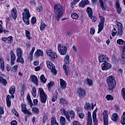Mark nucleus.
<instances>
[{"label":"nucleus","instance_id":"20","mask_svg":"<svg viewBox=\"0 0 125 125\" xmlns=\"http://www.w3.org/2000/svg\"><path fill=\"white\" fill-rule=\"evenodd\" d=\"M0 83H1L3 86H5L7 84V81L3 77L0 76Z\"/></svg>","mask_w":125,"mask_h":125},{"label":"nucleus","instance_id":"14","mask_svg":"<svg viewBox=\"0 0 125 125\" xmlns=\"http://www.w3.org/2000/svg\"><path fill=\"white\" fill-rule=\"evenodd\" d=\"M104 125H108V111L104 110L103 112Z\"/></svg>","mask_w":125,"mask_h":125},{"label":"nucleus","instance_id":"30","mask_svg":"<svg viewBox=\"0 0 125 125\" xmlns=\"http://www.w3.org/2000/svg\"><path fill=\"white\" fill-rule=\"evenodd\" d=\"M32 111L33 113H34V114H36V115H39V114H40V109H39L38 107H32Z\"/></svg>","mask_w":125,"mask_h":125},{"label":"nucleus","instance_id":"12","mask_svg":"<svg viewBox=\"0 0 125 125\" xmlns=\"http://www.w3.org/2000/svg\"><path fill=\"white\" fill-rule=\"evenodd\" d=\"M30 81L31 83H34L36 86L39 85V79H38V77L35 76V75H31L30 76Z\"/></svg>","mask_w":125,"mask_h":125},{"label":"nucleus","instance_id":"1","mask_svg":"<svg viewBox=\"0 0 125 125\" xmlns=\"http://www.w3.org/2000/svg\"><path fill=\"white\" fill-rule=\"evenodd\" d=\"M64 11V8L60 4H55L54 12L55 14V18L57 21H59L60 20V18L63 15Z\"/></svg>","mask_w":125,"mask_h":125},{"label":"nucleus","instance_id":"9","mask_svg":"<svg viewBox=\"0 0 125 125\" xmlns=\"http://www.w3.org/2000/svg\"><path fill=\"white\" fill-rule=\"evenodd\" d=\"M78 94L79 95V98L80 99H83L85 97V95H86V92H85L84 89L82 88H79L78 90Z\"/></svg>","mask_w":125,"mask_h":125},{"label":"nucleus","instance_id":"13","mask_svg":"<svg viewBox=\"0 0 125 125\" xmlns=\"http://www.w3.org/2000/svg\"><path fill=\"white\" fill-rule=\"evenodd\" d=\"M99 60L101 62H104L109 61L110 59H109L106 55L102 54L99 56Z\"/></svg>","mask_w":125,"mask_h":125},{"label":"nucleus","instance_id":"7","mask_svg":"<svg viewBox=\"0 0 125 125\" xmlns=\"http://www.w3.org/2000/svg\"><path fill=\"white\" fill-rule=\"evenodd\" d=\"M46 54L47 56L51 58L52 60L56 59V58H57V55H56V53L52 51L51 50H47Z\"/></svg>","mask_w":125,"mask_h":125},{"label":"nucleus","instance_id":"10","mask_svg":"<svg viewBox=\"0 0 125 125\" xmlns=\"http://www.w3.org/2000/svg\"><path fill=\"white\" fill-rule=\"evenodd\" d=\"M86 12L90 19H92V22H95V21H96V18L92 16V15L93 14L92 9H91L90 7H87Z\"/></svg>","mask_w":125,"mask_h":125},{"label":"nucleus","instance_id":"4","mask_svg":"<svg viewBox=\"0 0 125 125\" xmlns=\"http://www.w3.org/2000/svg\"><path fill=\"white\" fill-rule=\"evenodd\" d=\"M39 91L40 93V98H41V101L42 103L43 104H45L46 102V99H47V96L44 93V91L42 88H40L39 89Z\"/></svg>","mask_w":125,"mask_h":125},{"label":"nucleus","instance_id":"37","mask_svg":"<svg viewBox=\"0 0 125 125\" xmlns=\"http://www.w3.org/2000/svg\"><path fill=\"white\" fill-rule=\"evenodd\" d=\"M17 56L18 57L22 56V49L20 48H18L17 50Z\"/></svg>","mask_w":125,"mask_h":125},{"label":"nucleus","instance_id":"27","mask_svg":"<svg viewBox=\"0 0 125 125\" xmlns=\"http://www.w3.org/2000/svg\"><path fill=\"white\" fill-rule=\"evenodd\" d=\"M9 92L10 94H14L15 93V86H11L9 89Z\"/></svg>","mask_w":125,"mask_h":125},{"label":"nucleus","instance_id":"54","mask_svg":"<svg viewBox=\"0 0 125 125\" xmlns=\"http://www.w3.org/2000/svg\"><path fill=\"white\" fill-rule=\"evenodd\" d=\"M36 22H37V19L36 18V17H33L31 19V23L32 24H35Z\"/></svg>","mask_w":125,"mask_h":125},{"label":"nucleus","instance_id":"44","mask_svg":"<svg viewBox=\"0 0 125 125\" xmlns=\"http://www.w3.org/2000/svg\"><path fill=\"white\" fill-rule=\"evenodd\" d=\"M45 27H46V25L44 22H41V25H40V30L41 31H43L44 29H45Z\"/></svg>","mask_w":125,"mask_h":125},{"label":"nucleus","instance_id":"64","mask_svg":"<svg viewBox=\"0 0 125 125\" xmlns=\"http://www.w3.org/2000/svg\"><path fill=\"white\" fill-rule=\"evenodd\" d=\"M92 125V120H87V125Z\"/></svg>","mask_w":125,"mask_h":125},{"label":"nucleus","instance_id":"49","mask_svg":"<svg viewBox=\"0 0 125 125\" xmlns=\"http://www.w3.org/2000/svg\"><path fill=\"white\" fill-rule=\"evenodd\" d=\"M90 107H91L90 104H89V103H86L84 105V109H85V110H87V109H89Z\"/></svg>","mask_w":125,"mask_h":125},{"label":"nucleus","instance_id":"46","mask_svg":"<svg viewBox=\"0 0 125 125\" xmlns=\"http://www.w3.org/2000/svg\"><path fill=\"white\" fill-rule=\"evenodd\" d=\"M71 17L72 19H78L79 18V15L76 13H73L71 14Z\"/></svg>","mask_w":125,"mask_h":125},{"label":"nucleus","instance_id":"35","mask_svg":"<svg viewBox=\"0 0 125 125\" xmlns=\"http://www.w3.org/2000/svg\"><path fill=\"white\" fill-rule=\"evenodd\" d=\"M111 120H112L113 122H117L118 121V114L117 113H113L111 117Z\"/></svg>","mask_w":125,"mask_h":125},{"label":"nucleus","instance_id":"16","mask_svg":"<svg viewBox=\"0 0 125 125\" xmlns=\"http://www.w3.org/2000/svg\"><path fill=\"white\" fill-rule=\"evenodd\" d=\"M60 81L61 88L62 89H65L66 86H67V83H66V81H64L63 79H60Z\"/></svg>","mask_w":125,"mask_h":125},{"label":"nucleus","instance_id":"63","mask_svg":"<svg viewBox=\"0 0 125 125\" xmlns=\"http://www.w3.org/2000/svg\"><path fill=\"white\" fill-rule=\"evenodd\" d=\"M40 70H41V66H37L35 68V71H36V72H38V71H40Z\"/></svg>","mask_w":125,"mask_h":125},{"label":"nucleus","instance_id":"26","mask_svg":"<svg viewBox=\"0 0 125 125\" xmlns=\"http://www.w3.org/2000/svg\"><path fill=\"white\" fill-rule=\"evenodd\" d=\"M10 96L8 95L6 97V103L7 107H10L11 106V102L10 101Z\"/></svg>","mask_w":125,"mask_h":125},{"label":"nucleus","instance_id":"50","mask_svg":"<svg viewBox=\"0 0 125 125\" xmlns=\"http://www.w3.org/2000/svg\"><path fill=\"white\" fill-rule=\"evenodd\" d=\"M100 19L101 20V22L100 23L102 24H104V23H105V18L104 17L100 16Z\"/></svg>","mask_w":125,"mask_h":125},{"label":"nucleus","instance_id":"34","mask_svg":"<svg viewBox=\"0 0 125 125\" xmlns=\"http://www.w3.org/2000/svg\"><path fill=\"white\" fill-rule=\"evenodd\" d=\"M84 82L85 83H87V84H88L89 86H92V84H93V82H92V80H91V79H87V80H84Z\"/></svg>","mask_w":125,"mask_h":125},{"label":"nucleus","instance_id":"57","mask_svg":"<svg viewBox=\"0 0 125 125\" xmlns=\"http://www.w3.org/2000/svg\"><path fill=\"white\" fill-rule=\"evenodd\" d=\"M12 69H13V71H14V72H16L18 69V65H16L14 66Z\"/></svg>","mask_w":125,"mask_h":125},{"label":"nucleus","instance_id":"38","mask_svg":"<svg viewBox=\"0 0 125 125\" xmlns=\"http://www.w3.org/2000/svg\"><path fill=\"white\" fill-rule=\"evenodd\" d=\"M10 55L11 56V59L16 60V56L13 50H11L10 52Z\"/></svg>","mask_w":125,"mask_h":125},{"label":"nucleus","instance_id":"60","mask_svg":"<svg viewBox=\"0 0 125 125\" xmlns=\"http://www.w3.org/2000/svg\"><path fill=\"white\" fill-rule=\"evenodd\" d=\"M11 125H17V121H16V120L12 121L11 122Z\"/></svg>","mask_w":125,"mask_h":125},{"label":"nucleus","instance_id":"51","mask_svg":"<svg viewBox=\"0 0 125 125\" xmlns=\"http://www.w3.org/2000/svg\"><path fill=\"white\" fill-rule=\"evenodd\" d=\"M95 33V29H94V27H92L90 29V35H94Z\"/></svg>","mask_w":125,"mask_h":125},{"label":"nucleus","instance_id":"43","mask_svg":"<svg viewBox=\"0 0 125 125\" xmlns=\"http://www.w3.org/2000/svg\"><path fill=\"white\" fill-rule=\"evenodd\" d=\"M106 99L108 101H112L114 100V97L111 95H107L106 96Z\"/></svg>","mask_w":125,"mask_h":125},{"label":"nucleus","instance_id":"47","mask_svg":"<svg viewBox=\"0 0 125 125\" xmlns=\"http://www.w3.org/2000/svg\"><path fill=\"white\" fill-rule=\"evenodd\" d=\"M54 85V82H50V83H48V89L49 91H50V90L51 89V87Z\"/></svg>","mask_w":125,"mask_h":125},{"label":"nucleus","instance_id":"23","mask_svg":"<svg viewBox=\"0 0 125 125\" xmlns=\"http://www.w3.org/2000/svg\"><path fill=\"white\" fill-rule=\"evenodd\" d=\"M17 62L18 63H21V64H24L25 63V61L24 60V58H23V57L20 56L18 57L17 59Z\"/></svg>","mask_w":125,"mask_h":125},{"label":"nucleus","instance_id":"15","mask_svg":"<svg viewBox=\"0 0 125 125\" xmlns=\"http://www.w3.org/2000/svg\"><path fill=\"white\" fill-rule=\"evenodd\" d=\"M115 6L117 8V11L118 14H121V11H122V8H121V6L120 5V2L119 0H116L115 2Z\"/></svg>","mask_w":125,"mask_h":125},{"label":"nucleus","instance_id":"40","mask_svg":"<svg viewBox=\"0 0 125 125\" xmlns=\"http://www.w3.org/2000/svg\"><path fill=\"white\" fill-rule=\"evenodd\" d=\"M7 41L8 42V44H11V43L13 42V39L12 36H9V37H7Z\"/></svg>","mask_w":125,"mask_h":125},{"label":"nucleus","instance_id":"5","mask_svg":"<svg viewBox=\"0 0 125 125\" xmlns=\"http://www.w3.org/2000/svg\"><path fill=\"white\" fill-rule=\"evenodd\" d=\"M58 49L61 55H65L67 53V48L62 44H58Z\"/></svg>","mask_w":125,"mask_h":125},{"label":"nucleus","instance_id":"18","mask_svg":"<svg viewBox=\"0 0 125 125\" xmlns=\"http://www.w3.org/2000/svg\"><path fill=\"white\" fill-rule=\"evenodd\" d=\"M89 3V1L88 0H82V1L79 3V6L81 7H84L86 4H88Z\"/></svg>","mask_w":125,"mask_h":125},{"label":"nucleus","instance_id":"48","mask_svg":"<svg viewBox=\"0 0 125 125\" xmlns=\"http://www.w3.org/2000/svg\"><path fill=\"white\" fill-rule=\"evenodd\" d=\"M70 59V57L69 55H66L64 58V62H65V64H69V60Z\"/></svg>","mask_w":125,"mask_h":125},{"label":"nucleus","instance_id":"19","mask_svg":"<svg viewBox=\"0 0 125 125\" xmlns=\"http://www.w3.org/2000/svg\"><path fill=\"white\" fill-rule=\"evenodd\" d=\"M24 12L22 13V15L23 17H28V18L31 17V15L29 12V10L27 9H24Z\"/></svg>","mask_w":125,"mask_h":125},{"label":"nucleus","instance_id":"24","mask_svg":"<svg viewBox=\"0 0 125 125\" xmlns=\"http://www.w3.org/2000/svg\"><path fill=\"white\" fill-rule=\"evenodd\" d=\"M31 93L34 98H36V97H37V89L36 88L35 86L33 87L32 90L31 91Z\"/></svg>","mask_w":125,"mask_h":125},{"label":"nucleus","instance_id":"6","mask_svg":"<svg viewBox=\"0 0 125 125\" xmlns=\"http://www.w3.org/2000/svg\"><path fill=\"white\" fill-rule=\"evenodd\" d=\"M46 65L48 69H50L51 72L54 74V75H56L57 71L55 69V65L52 63L50 61H46Z\"/></svg>","mask_w":125,"mask_h":125},{"label":"nucleus","instance_id":"59","mask_svg":"<svg viewBox=\"0 0 125 125\" xmlns=\"http://www.w3.org/2000/svg\"><path fill=\"white\" fill-rule=\"evenodd\" d=\"M46 120H47V117L45 115H44L42 120L43 124H45V121Z\"/></svg>","mask_w":125,"mask_h":125},{"label":"nucleus","instance_id":"21","mask_svg":"<svg viewBox=\"0 0 125 125\" xmlns=\"http://www.w3.org/2000/svg\"><path fill=\"white\" fill-rule=\"evenodd\" d=\"M35 56L36 57H40V56H43V52L40 49H38L35 52Z\"/></svg>","mask_w":125,"mask_h":125},{"label":"nucleus","instance_id":"31","mask_svg":"<svg viewBox=\"0 0 125 125\" xmlns=\"http://www.w3.org/2000/svg\"><path fill=\"white\" fill-rule=\"evenodd\" d=\"M60 122L61 125H66V119H65V117L61 116Z\"/></svg>","mask_w":125,"mask_h":125},{"label":"nucleus","instance_id":"29","mask_svg":"<svg viewBox=\"0 0 125 125\" xmlns=\"http://www.w3.org/2000/svg\"><path fill=\"white\" fill-rule=\"evenodd\" d=\"M92 118L94 125H97L98 120H97V118H96V114H95V112L93 113Z\"/></svg>","mask_w":125,"mask_h":125},{"label":"nucleus","instance_id":"8","mask_svg":"<svg viewBox=\"0 0 125 125\" xmlns=\"http://www.w3.org/2000/svg\"><path fill=\"white\" fill-rule=\"evenodd\" d=\"M101 67L103 71H107V70H109V69L112 68V64H111L110 62H104L102 64Z\"/></svg>","mask_w":125,"mask_h":125},{"label":"nucleus","instance_id":"22","mask_svg":"<svg viewBox=\"0 0 125 125\" xmlns=\"http://www.w3.org/2000/svg\"><path fill=\"white\" fill-rule=\"evenodd\" d=\"M99 1L100 2L101 8H102L103 10H106V9H107V6L104 4V1L103 0H99Z\"/></svg>","mask_w":125,"mask_h":125},{"label":"nucleus","instance_id":"61","mask_svg":"<svg viewBox=\"0 0 125 125\" xmlns=\"http://www.w3.org/2000/svg\"><path fill=\"white\" fill-rule=\"evenodd\" d=\"M72 49H73L74 52H77V51H78V49H77V47H76V46H75V45L73 46Z\"/></svg>","mask_w":125,"mask_h":125},{"label":"nucleus","instance_id":"25","mask_svg":"<svg viewBox=\"0 0 125 125\" xmlns=\"http://www.w3.org/2000/svg\"><path fill=\"white\" fill-rule=\"evenodd\" d=\"M0 69L1 71H4V61L3 58H0Z\"/></svg>","mask_w":125,"mask_h":125},{"label":"nucleus","instance_id":"41","mask_svg":"<svg viewBox=\"0 0 125 125\" xmlns=\"http://www.w3.org/2000/svg\"><path fill=\"white\" fill-rule=\"evenodd\" d=\"M57 95H58V92H57V91H56L52 99V102H55V101L57 100Z\"/></svg>","mask_w":125,"mask_h":125},{"label":"nucleus","instance_id":"56","mask_svg":"<svg viewBox=\"0 0 125 125\" xmlns=\"http://www.w3.org/2000/svg\"><path fill=\"white\" fill-rule=\"evenodd\" d=\"M4 111H3V107L0 106V115H3Z\"/></svg>","mask_w":125,"mask_h":125},{"label":"nucleus","instance_id":"17","mask_svg":"<svg viewBox=\"0 0 125 125\" xmlns=\"http://www.w3.org/2000/svg\"><path fill=\"white\" fill-rule=\"evenodd\" d=\"M11 14L13 18L15 20L17 18V10H16V8H13L11 10Z\"/></svg>","mask_w":125,"mask_h":125},{"label":"nucleus","instance_id":"58","mask_svg":"<svg viewBox=\"0 0 125 125\" xmlns=\"http://www.w3.org/2000/svg\"><path fill=\"white\" fill-rule=\"evenodd\" d=\"M79 118H80V119H83V118L84 117V114H83V113H79L78 115Z\"/></svg>","mask_w":125,"mask_h":125},{"label":"nucleus","instance_id":"39","mask_svg":"<svg viewBox=\"0 0 125 125\" xmlns=\"http://www.w3.org/2000/svg\"><path fill=\"white\" fill-rule=\"evenodd\" d=\"M40 80L41 83H46V79L44 77V75H42L40 77Z\"/></svg>","mask_w":125,"mask_h":125},{"label":"nucleus","instance_id":"62","mask_svg":"<svg viewBox=\"0 0 125 125\" xmlns=\"http://www.w3.org/2000/svg\"><path fill=\"white\" fill-rule=\"evenodd\" d=\"M15 60H16L11 59L10 63H11V65L12 66H13V65H14V63H15Z\"/></svg>","mask_w":125,"mask_h":125},{"label":"nucleus","instance_id":"33","mask_svg":"<svg viewBox=\"0 0 125 125\" xmlns=\"http://www.w3.org/2000/svg\"><path fill=\"white\" fill-rule=\"evenodd\" d=\"M29 18H30L28 17H22V20L26 25H29L30 24V21H29Z\"/></svg>","mask_w":125,"mask_h":125},{"label":"nucleus","instance_id":"32","mask_svg":"<svg viewBox=\"0 0 125 125\" xmlns=\"http://www.w3.org/2000/svg\"><path fill=\"white\" fill-rule=\"evenodd\" d=\"M98 34H99L103 29H104V23H100L98 25Z\"/></svg>","mask_w":125,"mask_h":125},{"label":"nucleus","instance_id":"2","mask_svg":"<svg viewBox=\"0 0 125 125\" xmlns=\"http://www.w3.org/2000/svg\"><path fill=\"white\" fill-rule=\"evenodd\" d=\"M106 83L108 84L109 90H113L116 85V80L113 76H109L106 79Z\"/></svg>","mask_w":125,"mask_h":125},{"label":"nucleus","instance_id":"55","mask_svg":"<svg viewBox=\"0 0 125 125\" xmlns=\"http://www.w3.org/2000/svg\"><path fill=\"white\" fill-rule=\"evenodd\" d=\"M27 99L28 100V102L30 104V106L33 107V102H32V100H31V98L29 97V98H27Z\"/></svg>","mask_w":125,"mask_h":125},{"label":"nucleus","instance_id":"52","mask_svg":"<svg viewBox=\"0 0 125 125\" xmlns=\"http://www.w3.org/2000/svg\"><path fill=\"white\" fill-rule=\"evenodd\" d=\"M123 30L124 29H118L117 35L120 37H122V36H123Z\"/></svg>","mask_w":125,"mask_h":125},{"label":"nucleus","instance_id":"11","mask_svg":"<svg viewBox=\"0 0 125 125\" xmlns=\"http://www.w3.org/2000/svg\"><path fill=\"white\" fill-rule=\"evenodd\" d=\"M21 111L23 112L24 115H28V116H31L32 115V112L27 109L26 107V104H22L21 105Z\"/></svg>","mask_w":125,"mask_h":125},{"label":"nucleus","instance_id":"28","mask_svg":"<svg viewBox=\"0 0 125 125\" xmlns=\"http://www.w3.org/2000/svg\"><path fill=\"white\" fill-rule=\"evenodd\" d=\"M60 103L61 104H62V105H64V106L68 105V102H67L66 100L64 98L60 99Z\"/></svg>","mask_w":125,"mask_h":125},{"label":"nucleus","instance_id":"42","mask_svg":"<svg viewBox=\"0 0 125 125\" xmlns=\"http://www.w3.org/2000/svg\"><path fill=\"white\" fill-rule=\"evenodd\" d=\"M25 36L28 40H31V33L27 30H25Z\"/></svg>","mask_w":125,"mask_h":125},{"label":"nucleus","instance_id":"3","mask_svg":"<svg viewBox=\"0 0 125 125\" xmlns=\"http://www.w3.org/2000/svg\"><path fill=\"white\" fill-rule=\"evenodd\" d=\"M61 111L63 113V114H64V115H65L67 121H68L69 122H70V117L71 120H74L75 119V111H74V110H71L70 111L69 115V113L67 112V111H66V110H65L64 108L61 109Z\"/></svg>","mask_w":125,"mask_h":125},{"label":"nucleus","instance_id":"53","mask_svg":"<svg viewBox=\"0 0 125 125\" xmlns=\"http://www.w3.org/2000/svg\"><path fill=\"white\" fill-rule=\"evenodd\" d=\"M121 123L123 125H125V116L121 117Z\"/></svg>","mask_w":125,"mask_h":125},{"label":"nucleus","instance_id":"45","mask_svg":"<svg viewBox=\"0 0 125 125\" xmlns=\"http://www.w3.org/2000/svg\"><path fill=\"white\" fill-rule=\"evenodd\" d=\"M117 43L120 45H123L124 44H125V42L122 39L118 40L117 41Z\"/></svg>","mask_w":125,"mask_h":125},{"label":"nucleus","instance_id":"36","mask_svg":"<svg viewBox=\"0 0 125 125\" xmlns=\"http://www.w3.org/2000/svg\"><path fill=\"white\" fill-rule=\"evenodd\" d=\"M116 25L118 26V30H124V26H123V24H122V23L117 21Z\"/></svg>","mask_w":125,"mask_h":125}]
</instances>
